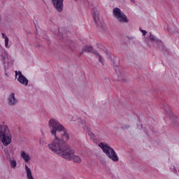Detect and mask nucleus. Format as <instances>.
Listing matches in <instances>:
<instances>
[{
  "instance_id": "obj_1",
  "label": "nucleus",
  "mask_w": 179,
  "mask_h": 179,
  "mask_svg": "<svg viewBox=\"0 0 179 179\" xmlns=\"http://www.w3.org/2000/svg\"><path fill=\"white\" fill-rule=\"evenodd\" d=\"M49 129L51 135L55 137L53 142L48 145L50 150L68 162H71L73 158L74 163H81L80 157L75 155V150L65 142V141H69V134L65 127L56 119L51 118L49 121Z\"/></svg>"
},
{
  "instance_id": "obj_7",
  "label": "nucleus",
  "mask_w": 179,
  "mask_h": 179,
  "mask_svg": "<svg viewBox=\"0 0 179 179\" xmlns=\"http://www.w3.org/2000/svg\"><path fill=\"white\" fill-rule=\"evenodd\" d=\"M92 17L94 19V22L96 24L97 27H100L101 26V21H100V17L99 11L96 8H94L92 10Z\"/></svg>"
},
{
  "instance_id": "obj_20",
  "label": "nucleus",
  "mask_w": 179,
  "mask_h": 179,
  "mask_svg": "<svg viewBox=\"0 0 179 179\" xmlns=\"http://www.w3.org/2000/svg\"><path fill=\"white\" fill-rule=\"evenodd\" d=\"M106 54H107V55H108V54H110V52H108V51L106 52Z\"/></svg>"
},
{
  "instance_id": "obj_3",
  "label": "nucleus",
  "mask_w": 179,
  "mask_h": 179,
  "mask_svg": "<svg viewBox=\"0 0 179 179\" xmlns=\"http://www.w3.org/2000/svg\"><path fill=\"white\" fill-rule=\"evenodd\" d=\"M0 139L3 146H8L12 143V134L8 126L0 125Z\"/></svg>"
},
{
  "instance_id": "obj_18",
  "label": "nucleus",
  "mask_w": 179,
  "mask_h": 179,
  "mask_svg": "<svg viewBox=\"0 0 179 179\" xmlns=\"http://www.w3.org/2000/svg\"><path fill=\"white\" fill-rule=\"evenodd\" d=\"M141 33L143 34V36H146L148 34V31L146 30H141Z\"/></svg>"
},
{
  "instance_id": "obj_5",
  "label": "nucleus",
  "mask_w": 179,
  "mask_h": 179,
  "mask_svg": "<svg viewBox=\"0 0 179 179\" xmlns=\"http://www.w3.org/2000/svg\"><path fill=\"white\" fill-rule=\"evenodd\" d=\"M15 78L17 80H18L21 85H24V86H27L29 85V80L22 74L20 71H15Z\"/></svg>"
},
{
  "instance_id": "obj_19",
  "label": "nucleus",
  "mask_w": 179,
  "mask_h": 179,
  "mask_svg": "<svg viewBox=\"0 0 179 179\" xmlns=\"http://www.w3.org/2000/svg\"><path fill=\"white\" fill-rule=\"evenodd\" d=\"M139 30L140 31H141V30H143V29H142V27H139Z\"/></svg>"
},
{
  "instance_id": "obj_9",
  "label": "nucleus",
  "mask_w": 179,
  "mask_h": 179,
  "mask_svg": "<svg viewBox=\"0 0 179 179\" xmlns=\"http://www.w3.org/2000/svg\"><path fill=\"white\" fill-rule=\"evenodd\" d=\"M80 124L83 125V128L85 132L90 136V129L89 127V123L86 122L85 120H80Z\"/></svg>"
},
{
  "instance_id": "obj_8",
  "label": "nucleus",
  "mask_w": 179,
  "mask_h": 179,
  "mask_svg": "<svg viewBox=\"0 0 179 179\" xmlns=\"http://www.w3.org/2000/svg\"><path fill=\"white\" fill-rule=\"evenodd\" d=\"M90 53L94 54V55H96V57L98 58L99 62H100V64H101V65H104V58H103V56H101L100 54H99V52H97L94 51V50H93V46H90Z\"/></svg>"
},
{
  "instance_id": "obj_14",
  "label": "nucleus",
  "mask_w": 179,
  "mask_h": 179,
  "mask_svg": "<svg viewBox=\"0 0 179 179\" xmlns=\"http://www.w3.org/2000/svg\"><path fill=\"white\" fill-rule=\"evenodd\" d=\"M90 138L92 139L94 143H97V142H99V139H97L96 135H94L93 133H91Z\"/></svg>"
},
{
  "instance_id": "obj_21",
  "label": "nucleus",
  "mask_w": 179,
  "mask_h": 179,
  "mask_svg": "<svg viewBox=\"0 0 179 179\" xmlns=\"http://www.w3.org/2000/svg\"><path fill=\"white\" fill-rule=\"evenodd\" d=\"M157 41H159L160 43L162 42V41H159V40H157Z\"/></svg>"
},
{
  "instance_id": "obj_23",
  "label": "nucleus",
  "mask_w": 179,
  "mask_h": 179,
  "mask_svg": "<svg viewBox=\"0 0 179 179\" xmlns=\"http://www.w3.org/2000/svg\"><path fill=\"white\" fill-rule=\"evenodd\" d=\"M0 20H1V15H0Z\"/></svg>"
},
{
  "instance_id": "obj_17",
  "label": "nucleus",
  "mask_w": 179,
  "mask_h": 179,
  "mask_svg": "<svg viewBox=\"0 0 179 179\" xmlns=\"http://www.w3.org/2000/svg\"><path fill=\"white\" fill-rule=\"evenodd\" d=\"M90 52V46L85 47L83 49V52Z\"/></svg>"
},
{
  "instance_id": "obj_12",
  "label": "nucleus",
  "mask_w": 179,
  "mask_h": 179,
  "mask_svg": "<svg viewBox=\"0 0 179 179\" xmlns=\"http://www.w3.org/2000/svg\"><path fill=\"white\" fill-rule=\"evenodd\" d=\"M25 170H26L27 178L28 179H34V178H33V175L31 174V169H30V168H29V166H27V165H25Z\"/></svg>"
},
{
  "instance_id": "obj_4",
  "label": "nucleus",
  "mask_w": 179,
  "mask_h": 179,
  "mask_svg": "<svg viewBox=\"0 0 179 179\" xmlns=\"http://www.w3.org/2000/svg\"><path fill=\"white\" fill-rule=\"evenodd\" d=\"M113 17L117 20L119 23H128L129 20L127 17L124 12L121 10L118 7H116L113 10Z\"/></svg>"
},
{
  "instance_id": "obj_2",
  "label": "nucleus",
  "mask_w": 179,
  "mask_h": 179,
  "mask_svg": "<svg viewBox=\"0 0 179 179\" xmlns=\"http://www.w3.org/2000/svg\"><path fill=\"white\" fill-rule=\"evenodd\" d=\"M98 146L101 148L103 153H105L106 156L108 157L110 160H112V162H117L120 160L118 155H117L115 150H114L113 148L108 145V143H100L98 144Z\"/></svg>"
},
{
  "instance_id": "obj_11",
  "label": "nucleus",
  "mask_w": 179,
  "mask_h": 179,
  "mask_svg": "<svg viewBox=\"0 0 179 179\" xmlns=\"http://www.w3.org/2000/svg\"><path fill=\"white\" fill-rule=\"evenodd\" d=\"M20 155L22 159H23L24 162H25V163H29L30 160V156L29 155V154L26 153V152L24 151H22Z\"/></svg>"
},
{
  "instance_id": "obj_15",
  "label": "nucleus",
  "mask_w": 179,
  "mask_h": 179,
  "mask_svg": "<svg viewBox=\"0 0 179 179\" xmlns=\"http://www.w3.org/2000/svg\"><path fill=\"white\" fill-rule=\"evenodd\" d=\"M17 163L15 160H11L10 159V166L12 169H15L17 166Z\"/></svg>"
},
{
  "instance_id": "obj_16",
  "label": "nucleus",
  "mask_w": 179,
  "mask_h": 179,
  "mask_svg": "<svg viewBox=\"0 0 179 179\" xmlns=\"http://www.w3.org/2000/svg\"><path fill=\"white\" fill-rule=\"evenodd\" d=\"M148 38L150 41H155V40H156V38L155 37V35H152V34H150V36H148Z\"/></svg>"
},
{
  "instance_id": "obj_13",
  "label": "nucleus",
  "mask_w": 179,
  "mask_h": 179,
  "mask_svg": "<svg viewBox=\"0 0 179 179\" xmlns=\"http://www.w3.org/2000/svg\"><path fill=\"white\" fill-rule=\"evenodd\" d=\"M1 36L3 37V38L5 39V45L7 48H9V38H8V36H6V34H5L4 33H1Z\"/></svg>"
},
{
  "instance_id": "obj_10",
  "label": "nucleus",
  "mask_w": 179,
  "mask_h": 179,
  "mask_svg": "<svg viewBox=\"0 0 179 179\" xmlns=\"http://www.w3.org/2000/svg\"><path fill=\"white\" fill-rule=\"evenodd\" d=\"M8 103L11 104V106H15L16 103H17V99L15 97V93H11L8 97Z\"/></svg>"
},
{
  "instance_id": "obj_22",
  "label": "nucleus",
  "mask_w": 179,
  "mask_h": 179,
  "mask_svg": "<svg viewBox=\"0 0 179 179\" xmlns=\"http://www.w3.org/2000/svg\"><path fill=\"white\" fill-rule=\"evenodd\" d=\"M122 80V82H125V80Z\"/></svg>"
},
{
  "instance_id": "obj_6",
  "label": "nucleus",
  "mask_w": 179,
  "mask_h": 179,
  "mask_svg": "<svg viewBox=\"0 0 179 179\" xmlns=\"http://www.w3.org/2000/svg\"><path fill=\"white\" fill-rule=\"evenodd\" d=\"M51 1L55 9H56L57 12H62V10H64V0H51Z\"/></svg>"
}]
</instances>
